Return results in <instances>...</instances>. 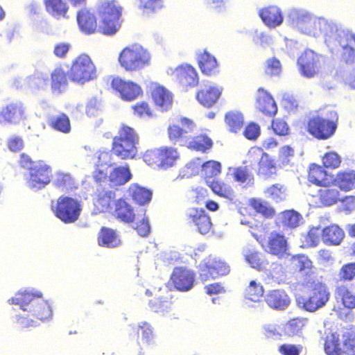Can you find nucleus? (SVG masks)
Wrapping results in <instances>:
<instances>
[{"label": "nucleus", "instance_id": "f3484780", "mask_svg": "<svg viewBox=\"0 0 355 355\" xmlns=\"http://www.w3.org/2000/svg\"><path fill=\"white\" fill-rule=\"evenodd\" d=\"M320 56L311 50H306L298 59L301 71L307 78L314 76L318 69Z\"/></svg>", "mask_w": 355, "mask_h": 355}, {"label": "nucleus", "instance_id": "ea45409f", "mask_svg": "<svg viewBox=\"0 0 355 355\" xmlns=\"http://www.w3.org/2000/svg\"><path fill=\"white\" fill-rule=\"evenodd\" d=\"M51 79L53 90L59 93L61 92L67 84L64 71L62 69H55L51 74Z\"/></svg>", "mask_w": 355, "mask_h": 355}, {"label": "nucleus", "instance_id": "864d4df0", "mask_svg": "<svg viewBox=\"0 0 355 355\" xmlns=\"http://www.w3.org/2000/svg\"><path fill=\"white\" fill-rule=\"evenodd\" d=\"M161 155V148L148 150L144 155V161L149 166L160 168Z\"/></svg>", "mask_w": 355, "mask_h": 355}, {"label": "nucleus", "instance_id": "2f4dec72", "mask_svg": "<svg viewBox=\"0 0 355 355\" xmlns=\"http://www.w3.org/2000/svg\"><path fill=\"white\" fill-rule=\"evenodd\" d=\"M132 178V174L128 166L115 168L110 173L109 180L113 186H121L128 182Z\"/></svg>", "mask_w": 355, "mask_h": 355}, {"label": "nucleus", "instance_id": "1a4fd4ad", "mask_svg": "<svg viewBox=\"0 0 355 355\" xmlns=\"http://www.w3.org/2000/svg\"><path fill=\"white\" fill-rule=\"evenodd\" d=\"M55 209L56 216L65 223L76 221L80 216L81 208L80 202L72 198L61 196L58 198Z\"/></svg>", "mask_w": 355, "mask_h": 355}, {"label": "nucleus", "instance_id": "680f3d73", "mask_svg": "<svg viewBox=\"0 0 355 355\" xmlns=\"http://www.w3.org/2000/svg\"><path fill=\"white\" fill-rule=\"evenodd\" d=\"M140 6L146 12H155L163 6L162 0H139Z\"/></svg>", "mask_w": 355, "mask_h": 355}, {"label": "nucleus", "instance_id": "4be33fe9", "mask_svg": "<svg viewBox=\"0 0 355 355\" xmlns=\"http://www.w3.org/2000/svg\"><path fill=\"white\" fill-rule=\"evenodd\" d=\"M77 21L80 30L86 34H92L97 28V22L93 13L87 9L78 12Z\"/></svg>", "mask_w": 355, "mask_h": 355}, {"label": "nucleus", "instance_id": "338daca9", "mask_svg": "<svg viewBox=\"0 0 355 355\" xmlns=\"http://www.w3.org/2000/svg\"><path fill=\"white\" fill-rule=\"evenodd\" d=\"M150 306L155 312L164 313L171 308V302L167 300H155L150 302Z\"/></svg>", "mask_w": 355, "mask_h": 355}, {"label": "nucleus", "instance_id": "a18cd8bd", "mask_svg": "<svg viewBox=\"0 0 355 355\" xmlns=\"http://www.w3.org/2000/svg\"><path fill=\"white\" fill-rule=\"evenodd\" d=\"M263 294V286L255 281H251L245 290V298L252 302L259 301Z\"/></svg>", "mask_w": 355, "mask_h": 355}, {"label": "nucleus", "instance_id": "9d476101", "mask_svg": "<svg viewBox=\"0 0 355 355\" xmlns=\"http://www.w3.org/2000/svg\"><path fill=\"white\" fill-rule=\"evenodd\" d=\"M355 336L347 337L333 333L328 335L325 340L324 351L327 355H346L352 348V344Z\"/></svg>", "mask_w": 355, "mask_h": 355}, {"label": "nucleus", "instance_id": "37998d69", "mask_svg": "<svg viewBox=\"0 0 355 355\" xmlns=\"http://www.w3.org/2000/svg\"><path fill=\"white\" fill-rule=\"evenodd\" d=\"M250 205L257 212L266 218L272 217L275 214V210L268 204L261 199H251Z\"/></svg>", "mask_w": 355, "mask_h": 355}, {"label": "nucleus", "instance_id": "13d9d810", "mask_svg": "<svg viewBox=\"0 0 355 355\" xmlns=\"http://www.w3.org/2000/svg\"><path fill=\"white\" fill-rule=\"evenodd\" d=\"M17 108L16 106L10 105L0 111V122H12L17 116Z\"/></svg>", "mask_w": 355, "mask_h": 355}, {"label": "nucleus", "instance_id": "4d7b16f0", "mask_svg": "<svg viewBox=\"0 0 355 355\" xmlns=\"http://www.w3.org/2000/svg\"><path fill=\"white\" fill-rule=\"evenodd\" d=\"M113 164L112 157L110 152L107 151H99L98 153V162H97V170H98L99 173L103 176L105 173L103 172V169L99 168L100 166L103 167L104 166H111Z\"/></svg>", "mask_w": 355, "mask_h": 355}, {"label": "nucleus", "instance_id": "cd10ccee", "mask_svg": "<svg viewBox=\"0 0 355 355\" xmlns=\"http://www.w3.org/2000/svg\"><path fill=\"white\" fill-rule=\"evenodd\" d=\"M344 236L343 230L336 225H329L322 230V241L326 244L339 245Z\"/></svg>", "mask_w": 355, "mask_h": 355}, {"label": "nucleus", "instance_id": "09e8293b", "mask_svg": "<svg viewBox=\"0 0 355 355\" xmlns=\"http://www.w3.org/2000/svg\"><path fill=\"white\" fill-rule=\"evenodd\" d=\"M221 171L220 164L215 161H209L202 166V175L206 178H211L218 175Z\"/></svg>", "mask_w": 355, "mask_h": 355}, {"label": "nucleus", "instance_id": "7ed1b4c3", "mask_svg": "<svg viewBox=\"0 0 355 355\" xmlns=\"http://www.w3.org/2000/svg\"><path fill=\"white\" fill-rule=\"evenodd\" d=\"M123 8L115 0H102L98 3V15L100 19L98 30L107 35H114L121 28Z\"/></svg>", "mask_w": 355, "mask_h": 355}, {"label": "nucleus", "instance_id": "423d86ee", "mask_svg": "<svg viewBox=\"0 0 355 355\" xmlns=\"http://www.w3.org/2000/svg\"><path fill=\"white\" fill-rule=\"evenodd\" d=\"M24 169L28 186L33 189H41L51 182V169L43 162H33L24 154Z\"/></svg>", "mask_w": 355, "mask_h": 355}, {"label": "nucleus", "instance_id": "bb28decb", "mask_svg": "<svg viewBox=\"0 0 355 355\" xmlns=\"http://www.w3.org/2000/svg\"><path fill=\"white\" fill-rule=\"evenodd\" d=\"M309 180L318 186L327 187L333 181L331 175L320 166L313 164L310 167Z\"/></svg>", "mask_w": 355, "mask_h": 355}, {"label": "nucleus", "instance_id": "6ab92c4d", "mask_svg": "<svg viewBox=\"0 0 355 355\" xmlns=\"http://www.w3.org/2000/svg\"><path fill=\"white\" fill-rule=\"evenodd\" d=\"M188 216L200 234H206L209 232L212 224L209 217L204 210L191 208L188 210Z\"/></svg>", "mask_w": 355, "mask_h": 355}, {"label": "nucleus", "instance_id": "f704fd0d", "mask_svg": "<svg viewBox=\"0 0 355 355\" xmlns=\"http://www.w3.org/2000/svg\"><path fill=\"white\" fill-rule=\"evenodd\" d=\"M116 197L115 193L112 191H103L98 196L95 206L99 211H111L112 208V203Z\"/></svg>", "mask_w": 355, "mask_h": 355}, {"label": "nucleus", "instance_id": "0eeeda50", "mask_svg": "<svg viewBox=\"0 0 355 355\" xmlns=\"http://www.w3.org/2000/svg\"><path fill=\"white\" fill-rule=\"evenodd\" d=\"M67 76L71 81L83 85L96 78V67L91 58L83 54L73 61Z\"/></svg>", "mask_w": 355, "mask_h": 355}, {"label": "nucleus", "instance_id": "49530a36", "mask_svg": "<svg viewBox=\"0 0 355 355\" xmlns=\"http://www.w3.org/2000/svg\"><path fill=\"white\" fill-rule=\"evenodd\" d=\"M307 322L308 320L304 318L291 320L286 324L285 331L288 336L297 335L306 326Z\"/></svg>", "mask_w": 355, "mask_h": 355}, {"label": "nucleus", "instance_id": "72a5a7b5", "mask_svg": "<svg viewBox=\"0 0 355 355\" xmlns=\"http://www.w3.org/2000/svg\"><path fill=\"white\" fill-rule=\"evenodd\" d=\"M129 193L133 200L141 205L148 203L152 197L150 190L141 187L138 184H132L129 188Z\"/></svg>", "mask_w": 355, "mask_h": 355}, {"label": "nucleus", "instance_id": "a211bd4d", "mask_svg": "<svg viewBox=\"0 0 355 355\" xmlns=\"http://www.w3.org/2000/svg\"><path fill=\"white\" fill-rule=\"evenodd\" d=\"M152 97L156 105L162 111L168 110L172 105V94L165 87L157 83L151 85Z\"/></svg>", "mask_w": 355, "mask_h": 355}, {"label": "nucleus", "instance_id": "9b49d317", "mask_svg": "<svg viewBox=\"0 0 355 355\" xmlns=\"http://www.w3.org/2000/svg\"><path fill=\"white\" fill-rule=\"evenodd\" d=\"M112 88L119 92L121 98L127 101H132L140 96L143 91L141 87L131 80H125L116 77L112 81Z\"/></svg>", "mask_w": 355, "mask_h": 355}, {"label": "nucleus", "instance_id": "a19ab883", "mask_svg": "<svg viewBox=\"0 0 355 355\" xmlns=\"http://www.w3.org/2000/svg\"><path fill=\"white\" fill-rule=\"evenodd\" d=\"M212 146V141L205 135H199L189 142L188 147L196 150L205 152Z\"/></svg>", "mask_w": 355, "mask_h": 355}, {"label": "nucleus", "instance_id": "473e14b6", "mask_svg": "<svg viewBox=\"0 0 355 355\" xmlns=\"http://www.w3.org/2000/svg\"><path fill=\"white\" fill-rule=\"evenodd\" d=\"M284 226L295 228L303 223V217L294 210H287L279 214L278 217Z\"/></svg>", "mask_w": 355, "mask_h": 355}, {"label": "nucleus", "instance_id": "412c9836", "mask_svg": "<svg viewBox=\"0 0 355 355\" xmlns=\"http://www.w3.org/2000/svg\"><path fill=\"white\" fill-rule=\"evenodd\" d=\"M173 73L183 86L194 87L198 83L196 71L191 65H180L174 70Z\"/></svg>", "mask_w": 355, "mask_h": 355}, {"label": "nucleus", "instance_id": "39448f33", "mask_svg": "<svg viewBox=\"0 0 355 355\" xmlns=\"http://www.w3.org/2000/svg\"><path fill=\"white\" fill-rule=\"evenodd\" d=\"M150 55L138 44L124 48L119 55V62L127 71H137L149 64Z\"/></svg>", "mask_w": 355, "mask_h": 355}, {"label": "nucleus", "instance_id": "f8f14e48", "mask_svg": "<svg viewBox=\"0 0 355 355\" xmlns=\"http://www.w3.org/2000/svg\"><path fill=\"white\" fill-rule=\"evenodd\" d=\"M336 128V125L334 122L320 116L311 118L308 123L309 132L319 139L329 138L334 135Z\"/></svg>", "mask_w": 355, "mask_h": 355}, {"label": "nucleus", "instance_id": "c85d7f7f", "mask_svg": "<svg viewBox=\"0 0 355 355\" xmlns=\"http://www.w3.org/2000/svg\"><path fill=\"white\" fill-rule=\"evenodd\" d=\"M114 205V214L118 218L128 223L134 222L136 215L134 214L130 205L122 199L117 200Z\"/></svg>", "mask_w": 355, "mask_h": 355}, {"label": "nucleus", "instance_id": "c03bdc74", "mask_svg": "<svg viewBox=\"0 0 355 355\" xmlns=\"http://www.w3.org/2000/svg\"><path fill=\"white\" fill-rule=\"evenodd\" d=\"M225 120L230 130L235 132L241 129L243 123V115L237 111L228 112L225 116Z\"/></svg>", "mask_w": 355, "mask_h": 355}, {"label": "nucleus", "instance_id": "69168bd1", "mask_svg": "<svg viewBox=\"0 0 355 355\" xmlns=\"http://www.w3.org/2000/svg\"><path fill=\"white\" fill-rule=\"evenodd\" d=\"M281 70V64L278 60L272 58L267 61L266 73L271 76H276L280 73Z\"/></svg>", "mask_w": 355, "mask_h": 355}, {"label": "nucleus", "instance_id": "dca6fc26", "mask_svg": "<svg viewBox=\"0 0 355 355\" xmlns=\"http://www.w3.org/2000/svg\"><path fill=\"white\" fill-rule=\"evenodd\" d=\"M230 272V267L220 259L210 257L207 263L206 269L202 270L200 278L202 281H208L210 277L215 278L218 275H225Z\"/></svg>", "mask_w": 355, "mask_h": 355}, {"label": "nucleus", "instance_id": "8fccbe9b", "mask_svg": "<svg viewBox=\"0 0 355 355\" xmlns=\"http://www.w3.org/2000/svg\"><path fill=\"white\" fill-rule=\"evenodd\" d=\"M339 192L336 189H324L320 190V198L325 205H331L339 199Z\"/></svg>", "mask_w": 355, "mask_h": 355}, {"label": "nucleus", "instance_id": "774afa93", "mask_svg": "<svg viewBox=\"0 0 355 355\" xmlns=\"http://www.w3.org/2000/svg\"><path fill=\"white\" fill-rule=\"evenodd\" d=\"M260 135L259 126L254 123H250L245 129L244 135L250 140H255Z\"/></svg>", "mask_w": 355, "mask_h": 355}, {"label": "nucleus", "instance_id": "c9c22d12", "mask_svg": "<svg viewBox=\"0 0 355 355\" xmlns=\"http://www.w3.org/2000/svg\"><path fill=\"white\" fill-rule=\"evenodd\" d=\"M47 12L56 19L65 17L67 11L66 3L62 0H44Z\"/></svg>", "mask_w": 355, "mask_h": 355}, {"label": "nucleus", "instance_id": "a878e982", "mask_svg": "<svg viewBox=\"0 0 355 355\" xmlns=\"http://www.w3.org/2000/svg\"><path fill=\"white\" fill-rule=\"evenodd\" d=\"M257 107L261 112L270 116L275 114L277 112V107L274 99L262 89H259Z\"/></svg>", "mask_w": 355, "mask_h": 355}, {"label": "nucleus", "instance_id": "bf43d9fd", "mask_svg": "<svg viewBox=\"0 0 355 355\" xmlns=\"http://www.w3.org/2000/svg\"><path fill=\"white\" fill-rule=\"evenodd\" d=\"M355 277V263H350L343 266L339 272L340 280H352Z\"/></svg>", "mask_w": 355, "mask_h": 355}, {"label": "nucleus", "instance_id": "4468645a", "mask_svg": "<svg viewBox=\"0 0 355 355\" xmlns=\"http://www.w3.org/2000/svg\"><path fill=\"white\" fill-rule=\"evenodd\" d=\"M259 243L268 253L279 257H283L287 254V241L283 235L277 232L270 233L266 242L259 241Z\"/></svg>", "mask_w": 355, "mask_h": 355}, {"label": "nucleus", "instance_id": "5fc2aeb1", "mask_svg": "<svg viewBox=\"0 0 355 355\" xmlns=\"http://www.w3.org/2000/svg\"><path fill=\"white\" fill-rule=\"evenodd\" d=\"M245 261L254 268L261 269L263 261L259 254L255 250H248L244 252Z\"/></svg>", "mask_w": 355, "mask_h": 355}, {"label": "nucleus", "instance_id": "b1692460", "mask_svg": "<svg viewBox=\"0 0 355 355\" xmlns=\"http://www.w3.org/2000/svg\"><path fill=\"white\" fill-rule=\"evenodd\" d=\"M259 15L264 24L270 28H275L283 22V16L278 7L269 6L262 9Z\"/></svg>", "mask_w": 355, "mask_h": 355}, {"label": "nucleus", "instance_id": "5701e85b", "mask_svg": "<svg viewBox=\"0 0 355 355\" xmlns=\"http://www.w3.org/2000/svg\"><path fill=\"white\" fill-rule=\"evenodd\" d=\"M265 301L272 309L283 310L290 304V299L284 291L275 290L270 291L265 297Z\"/></svg>", "mask_w": 355, "mask_h": 355}, {"label": "nucleus", "instance_id": "052dcab7", "mask_svg": "<svg viewBox=\"0 0 355 355\" xmlns=\"http://www.w3.org/2000/svg\"><path fill=\"white\" fill-rule=\"evenodd\" d=\"M293 264L300 270L310 269L312 266L311 260L304 255H297L292 257Z\"/></svg>", "mask_w": 355, "mask_h": 355}, {"label": "nucleus", "instance_id": "393cba45", "mask_svg": "<svg viewBox=\"0 0 355 355\" xmlns=\"http://www.w3.org/2000/svg\"><path fill=\"white\" fill-rule=\"evenodd\" d=\"M198 61L199 67L204 74L211 76L218 72V64L216 58L207 51L199 53Z\"/></svg>", "mask_w": 355, "mask_h": 355}, {"label": "nucleus", "instance_id": "e2e57ef3", "mask_svg": "<svg viewBox=\"0 0 355 355\" xmlns=\"http://www.w3.org/2000/svg\"><path fill=\"white\" fill-rule=\"evenodd\" d=\"M322 236V230L319 227H313L308 232L306 237L307 244L311 246H315L320 241V236Z\"/></svg>", "mask_w": 355, "mask_h": 355}, {"label": "nucleus", "instance_id": "de8ad7c7", "mask_svg": "<svg viewBox=\"0 0 355 355\" xmlns=\"http://www.w3.org/2000/svg\"><path fill=\"white\" fill-rule=\"evenodd\" d=\"M132 227L137 230L139 234L142 236H147L150 230L148 218L146 217L145 213L143 216H135L134 222H132Z\"/></svg>", "mask_w": 355, "mask_h": 355}, {"label": "nucleus", "instance_id": "ddd939ff", "mask_svg": "<svg viewBox=\"0 0 355 355\" xmlns=\"http://www.w3.org/2000/svg\"><path fill=\"white\" fill-rule=\"evenodd\" d=\"M171 279L177 290L187 291L193 287L194 274L186 268H175L171 275Z\"/></svg>", "mask_w": 355, "mask_h": 355}, {"label": "nucleus", "instance_id": "4c0bfd02", "mask_svg": "<svg viewBox=\"0 0 355 355\" xmlns=\"http://www.w3.org/2000/svg\"><path fill=\"white\" fill-rule=\"evenodd\" d=\"M160 168H168L173 166L174 163L179 158V153L173 148H161Z\"/></svg>", "mask_w": 355, "mask_h": 355}, {"label": "nucleus", "instance_id": "e433bc0d", "mask_svg": "<svg viewBox=\"0 0 355 355\" xmlns=\"http://www.w3.org/2000/svg\"><path fill=\"white\" fill-rule=\"evenodd\" d=\"M207 183L214 193L230 200L234 198V191L230 186L219 181L209 182L207 180Z\"/></svg>", "mask_w": 355, "mask_h": 355}, {"label": "nucleus", "instance_id": "79ce46f5", "mask_svg": "<svg viewBox=\"0 0 355 355\" xmlns=\"http://www.w3.org/2000/svg\"><path fill=\"white\" fill-rule=\"evenodd\" d=\"M232 175L235 181L244 184L245 187L253 184L254 177L248 173L246 167L234 168Z\"/></svg>", "mask_w": 355, "mask_h": 355}, {"label": "nucleus", "instance_id": "603ef678", "mask_svg": "<svg viewBox=\"0 0 355 355\" xmlns=\"http://www.w3.org/2000/svg\"><path fill=\"white\" fill-rule=\"evenodd\" d=\"M52 126L57 130L69 133L71 130L70 121L67 116L60 114L51 121Z\"/></svg>", "mask_w": 355, "mask_h": 355}, {"label": "nucleus", "instance_id": "f03ea898", "mask_svg": "<svg viewBox=\"0 0 355 355\" xmlns=\"http://www.w3.org/2000/svg\"><path fill=\"white\" fill-rule=\"evenodd\" d=\"M30 315L44 320L51 317L52 310L49 302L42 298L40 291L27 288L24 291V326L36 324L37 322L33 318L27 319Z\"/></svg>", "mask_w": 355, "mask_h": 355}, {"label": "nucleus", "instance_id": "aec40b11", "mask_svg": "<svg viewBox=\"0 0 355 355\" xmlns=\"http://www.w3.org/2000/svg\"><path fill=\"white\" fill-rule=\"evenodd\" d=\"M222 92V88L214 84L205 85L196 96L198 102L205 107H210L214 105Z\"/></svg>", "mask_w": 355, "mask_h": 355}, {"label": "nucleus", "instance_id": "c756f323", "mask_svg": "<svg viewBox=\"0 0 355 355\" xmlns=\"http://www.w3.org/2000/svg\"><path fill=\"white\" fill-rule=\"evenodd\" d=\"M336 186L341 190L350 191L355 187V171L346 170L337 174L334 180Z\"/></svg>", "mask_w": 355, "mask_h": 355}, {"label": "nucleus", "instance_id": "6e6552de", "mask_svg": "<svg viewBox=\"0 0 355 355\" xmlns=\"http://www.w3.org/2000/svg\"><path fill=\"white\" fill-rule=\"evenodd\" d=\"M329 299L327 287L321 284L313 285L309 296H300L297 299L298 306L309 312H314L324 306Z\"/></svg>", "mask_w": 355, "mask_h": 355}, {"label": "nucleus", "instance_id": "6e6d98bb", "mask_svg": "<svg viewBox=\"0 0 355 355\" xmlns=\"http://www.w3.org/2000/svg\"><path fill=\"white\" fill-rule=\"evenodd\" d=\"M322 162L326 168H336L341 163V157L336 153H327L324 155Z\"/></svg>", "mask_w": 355, "mask_h": 355}, {"label": "nucleus", "instance_id": "3c124183", "mask_svg": "<svg viewBox=\"0 0 355 355\" xmlns=\"http://www.w3.org/2000/svg\"><path fill=\"white\" fill-rule=\"evenodd\" d=\"M267 197L272 198L276 202H279L286 198V189L279 184L272 185L265 191Z\"/></svg>", "mask_w": 355, "mask_h": 355}, {"label": "nucleus", "instance_id": "f257e3e1", "mask_svg": "<svg viewBox=\"0 0 355 355\" xmlns=\"http://www.w3.org/2000/svg\"><path fill=\"white\" fill-rule=\"evenodd\" d=\"M288 17L291 24L303 34L315 37L329 34L330 24L328 21L306 10L291 9Z\"/></svg>", "mask_w": 355, "mask_h": 355}, {"label": "nucleus", "instance_id": "2eb2a0df", "mask_svg": "<svg viewBox=\"0 0 355 355\" xmlns=\"http://www.w3.org/2000/svg\"><path fill=\"white\" fill-rule=\"evenodd\" d=\"M250 157L260 158L258 173L266 178H270L276 173L277 167L273 160H272L268 155L263 153L261 149L259 148H252L249 152Z\"/></svg>", "mask_w": 355, "mask_h": 355}, {"label": "nucleus", "instance_id": "58836bf2", "mask_svg": "<svg viewBox=\"0 0 355 355\" xmlns=\"http://www.w3.org/2000/svg\"><path fill=\"white\" fill-rule=\"evenodd\" d=\"M53 184L62 189H71L74 187V182L69 173L56 172L52 178Z\"/></svg>", "mask_w": 355, "mask_h": 355}, {"label": "nucleus", "instance_id": "0e129e2a", "mask_svg": "<svg viewBox=\"0 0 355 355\" xmlns=\"http://www.w3.org/2000/svg\"><path fill=\"white\" fill-rule=\"evenodd\" d=\"M135 114L140 117H152L153 114L148 105L145 102H141L133 106Z\"/></svg>", "mask_w": 355, "mask_h": 355}, {"label": "nucleus", "instance_id": "7c9ffc66", "mask_svg": "<svg viewBox=\"0 0 355 355\" xmlns=\"http://www.w3.org/2000/svg\"><path fill=\"white\" fill-rule=\"evenodd\" d=\"M98 243L101 246L116 248L121 244V241L113 230L103 227L98 234Z\"/></svg>", "mask_w": 355, "mask_h": 355}, {"label": "nucleus", "instance_id": "20e7f679", "mask_svg": "<svg viewBox=\"0 0 355 355\" xmlns=\"http://www.w3.org/2000/svg\"><path fill=\"white\" fill-rule=\"evenodd\" d=\"M138 143L139 136L135 130L123 125L119 131V135L113 139L112 151L122 159H133L137 154Z\"/></svg>", "mask_w": 355, "mask_h": 355}]
</instances>
